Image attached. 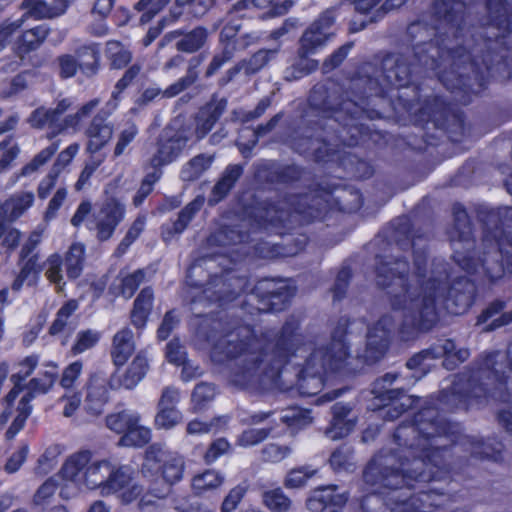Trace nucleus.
<instances>
[{
  "instance_id": "obj_8",
  "label": "nucleus",
  "mask_w": 512,
  "mask_h": 512,
  "mask_svg": "<svg viewBox=\"0 0 512 512\" xmlns=\"http://www.w3.org/2000/svg\"><path fill=\"white\" fill-rule=\"evenodd\" d=\"M185 471V460L179 453L168 450L160 444L150 445L144 456L140 472L145 478H154L161 472L164 481L170 485L181 481Z\"/></svg>"
},
{
  "instance_id": "obj_54",
  "label": "nucleus",
  "mask_w": 512,
  "mask_h": 512,
  "mask_svg": "<svg viewBox=\"0 0 512 512\" xmlns=\"http://www.w3.org/2000/svg\"><path fill=\"white\" fill-rule=\"evenodd\" d=\"M59 149V142H53L37 153L21 170L22 176H28L44 166Z\"/></svg>"
},
{
  "instance_id": "obj_27",
  "label": "nucleus",
  "mask_w": 512,
  "mask_h": 512,
  "mask_svg": "<svg viewBox=\"0 0 512 512\" xmlns=\"http://www.w3.org/2000/svg\"><path fill=\"white\" fill-rule=\"evenodd\" d=\"M227 107L226 99H213L203 107L196 118L195 133L198 139L205 137Z\"/></svg>"
},
{
  "instance_id": "obj_47",
  "label": "nucleus",
  "mask_w": 512,
  "mask_h": 512,
  "mask_svg": "<svg viewBox=\"0 0 512 512\" xmlns=\"http://www.w3.org/2000/svg\"><path fill=\"white\" fill-rule=\"evenodd\" d=\"M278 51V48L261 49L254 53L248 60H243L242 66H244V73L246 75L256 74L276 57Z\"/></svg>"
},
{
  "instance_id": "obj_1",
  "label": "nucleus",
  "mask_w": 512,
  "mask_h": 512,
  "mask_svg": "<svg viewBox=\"0 0 512 512\" xmlns=\"http://www.w3.org/2000/svg\"><path fill=\"white\" fill-rule=\"evenodd\" d=\"M298 322L287 321L279 334L268 331L257 337L249 326H240L221 337L214 345L212 358L221 362L223 356L232 362L228 380L239 388L265 390L282 388V369L298 354L309 351L298 380L297 390L302 396H315L324 386L323 376L329 372H350L351 355L344 337L347 320L339 324L327 343L303 344L296 333Z\"/></svg>"
},
{
  "instance_id": "obj_45",
  "label": "nucleus",
  "mask_w": 512,
  "mask_h": 512,
  "mask_svg": "<svg viewBox=\"0 0 512 512\" xmlns=\"http://www.w3.org/2000/svg\"><path fill=\"white\" fill-rule=\"evenodd\" d=\"M214 157L206 154H199L187 162L181 170V178L184 181H194L198 179L206 170L210 168Z\"/></svg>"
},
{
  "instance_id": "obj_57",
  "label": "nucleus",
  "mask_w": 512,
  "mask_h": 512,
  "mask_svg": "<svg viewBox=\"0 0 512 512\" xmlns=\"http://www.w3.org/2000/svg\"><path fill=\"white\" fill-rule=\"evenodd\" d=\"M82 124V120L80 119L77 113L66 115L65 117H60L57 121L55 130L52 132H48V138L52 139L58 135L67 134L70 131L72 133H77L80 130Z\"/></svg>"
},
{
  "instance_id": "obj_55",
  "label": "nucleus",
  "mask_w": 512,
  "mask_h": 512,
  "mask_svg": "<svg viewBox=\"0 0 512 512\" xmlns=\"http://www.w3.org/2000/svg\"><path fill=\"white\" fill-rule=\"evenodd\" d=\"M317 470L311 466H301L291 469L284 480L286 488H301L306 485L307 481L316 474Z\"/></svg>"
},
{
  "instance_id": "obj_34",
  "label": "nucleus",
  "mask_w": 512,
  "mask_h": 512,
  "mask_svg": "<svg viewBox=\"0 0 512 512\" xmlns=\"http://www.w3.org/2000/svg\"><path fill=\"white\" fill-rule=\"evenodd\" d=\"M153 298V291L150 288L142 289L136 297L131 311V322L136 328L145 326L152 309Z\"/></svg>"
},
{
  "instance_id": "obj_41",
  "label": "nucleus",
  "mask_w": 512,
  "mask_h": 512,
  "mask_svg": "<svg viewBox=\"0 0 512 512\" xmlns=\"http://www.w3.org/2000/svg\"><path fill=\"white\" fill-rule=\"evenodd\" d=\"M200 63V58H192L189 62L186 75L178 79L173 84L169 85L165 90H163V97L173 98L180 94L182 91L192 86L198 79L197 68L200 65Z\"/></svg>"
},
{
  "instance_id": "obj_16",
  "label": "nucleus",
  "mask_w": 512,
  "mask_h": 512,
  "mask_svg": "<svg viewBox=\"0 0 512 512\" xmlns=\"http://www.w3.org/2000/svg\"><path fill=\"white\" fill-rule=\"evenodd\" d=\"M333 23L334 11L326 10L302 35L298 53L300 55H310L315 53V51L322 47L332 35L330 28Z\"/></svg>"
},
{
  "instance_id": "obj_64",
  "label": "nucleus",
  "mask_w": 512,
  "mask_h": 512,
  "mask_svg": "<svg viewBox=\"0 0 512 512\" xmlns=\"http://www.w3.org/2000/svg\"><path fill=\"white\" fill-rule=\"evenodd\" d=\"M247 491L248 485L246 483H240L233 487L225 496L221 504V512L234 511L246 495Z\"/></svg>"
},
{
  "instance_id": "obj_18",
  "label": "nucleus",
  "mask_w": 512,
  "mask_h": 512,
  "mask_svg": "<svg viewBox=\"0 0 512 512\" xmlns=\"http://www.w3.org/2000/svg\"><path fill=\"white\" fill-rule=\"evenodd\" d=\"M348 496L337 491L336 486L314 489L306 500V508L311 512H341Z\"/></svg>"
},
{
  "instance_id": "obj_23",
  "label": "nucleus",
  "mask_w": 512,
  "mask_h": 512,
  "mask_svg": "<svg viewBox=\"0 0 512 512\" xmlns=\"http://www.w3.org/2000/svg\"><path fill=\"white\" fill-rule=\"evenodd\" d=\"M357 417L352 413V408L343 403L332 406V419L325 434L331 440H338L349 435L355 428Z\"/></svg>"
},
{
  "instance_id": "obj_5",
  "label": "nucleus",
  "mask_w": 512,
  "mask_h": 512,
  "mask_svg": "<svg viewBox=\"0 0 512 512\" xmlns=\"http://www.w3.org/2000/svg\"><path fill=\"white\" fill-rule=\"evenodd\" d=\"M63 479L102 497L116 496L129 505L140 496L142 485L134 482V471L128 465L114 464L108 459H93L88 450L70 455L61 468Z\"/></svg>"
},
{
  "instance_id": "obj_2",
  "label": "nucleus",
  "mask_w": 512,
  "mask_h": 512,
  "mask_svg": "<svg viewBox=\"0 0 512 512\" xmlns=\"http://www.w3.org/2000/svg\"><path fill=\"white\" fill-rule=\"evenodd\" d=\"M455 426L439 418L435 408L427 407L415 415L411 424L400 425L393 442L397 446L390 453L381 452L366 467L364 481L375 487L372 492L384 494L382 488L391 490V512H430L429 507L442 504V494L420 492L400 500L398 490L410 486L411 480L428 482L441 479L443 450L454 442Z\"/></svg>"
},
{
  "instance_id": "obj_35",
  "label": "nucleus",
  "mask_w": 512,
  "mask_h": 512,
  "mask_svg": "<svg viewBox=\"0 0 512 512\" xmlns=\"http://www.w3.org/2000/svg\"><path fill=\"white\" fill-rule=\"evenodd\" d=\"M79 70L86 77L95 76L100 68V53L96 45L80 47L75 52Z\"/></svg>"
},
{
  "instance_id": "obj_14",
  "label": "nucleus",
  "mask_w": 512,
  "mask_h": 512,
  "mask_svg": "<svg viewBox=\"0 0 512 512\" xmlns=\"http://www.w3.org/2000/svg\"><path fill=\"white\" fill-rule=\"evenodd\" d=\"M254 293L259 297L260 312H277L285 308L295 294V289L285 281L264 279L257 283Z\"/></svg>"
},
{
  "instance_id": "obj_19",
  "label": "nucleus",
  "mask_w": 512,
  "mask_h": 512,
  "mask_svg": "<svg viewBox=\"0 0 512 512\" xmlns=\"http://www.w3.org/2000/svg\"><path fill=\"white\" fill-rule=\"evenodd\" d=\"M49 31V27L45 24L38 25L34 28L24 31L14 45V52L19 58V61L4 65L1 69L4 72L15 71L20 66V63L24 59L25 55L38 49L41 46V44L47 38Z\"/></svg>"
},
{
  "instance_id": "obj_10",
  "label": "nucleus",
  "mask_w": 512,
  "mask_h": 512,
  "mask_svg": "<svg viewBox=\"0 0 512 512\" xmlns=\"http://www.w3.org/2000/svg\"><path fill=\"white\" fill-rule=\"evenodd\" d=\"M106 426L109 430L121 435L119 446L141 447L151 439L149 428L140 424V416L132 410L107 415Z\"/></svg>"
},
{
  "instance_id": "obj_13",
  "label": "nucleus",
  "mask_w": 512,
  "mask_h": 512,
  "mask_svg": "<svg viewBox=\"0 0 512 512\" xmlns=\"http://www.w3.org/2000/svg\"><path fill=\"white\" fill-rule=\"evenodd\" d=\"M187 137L178 132L163 131L159 136L155 152L144 162V170L161 171V167L175 161L187 144Z\"/></svg>"
},
{
  "instance_id": "obj_49",
  "label": "nucleus",
  "mask_w": 512,
  "mask_h": 512,
  "mask_svg": "<svg viewBox=\"0 0 512 512\" xmlns=\"http://www.w3.org/2000/svg\"><path fill=\"white\" fill-rule=\"evenodd\" d=\"M207 30L203 27H197L185 34L182 39H180L176 47L179 51L193 53L199 50L207 40Z\"/></svg>"
},
{
  "instance_id": "obj_6",
  "label": "nucleus",
  "mask_w": 512,
  "mask_h": 512,
  "mask_svg": "<svg viewBox=\"0 0 512 512\" xmlns=\"http://www.w3.org/2000/svg\"><path fill=\"white\" fill-rule=\"evenodd\" d=\"M512 213L511 209H506ZM454 226L450 231V240L454 249L453 258L458 266L468 273L482 271L491 280L500 278L505 269L510 270L512 253L506 249V242L512 248V231H501L493 235L486 234L483 239L484 258L476 263L461 251V246L467 250L472 246V229L468 214L464 207L456 203L453 205Z\"/></svg>"
},
{
  "instance_id": "obj_38",
  "label": "nucleus",
  "mask_w": 512,
  "mask_h": 512,
  "mask_svg": "<svg viewBox=\"0 0 512 512\" xmlns=\"http://www.w3.org/2000/svg\"><path fill=\"white\" fill-rule=\"evenodd\" d=\"M225 476L214 469H207L192 478V489L196 494L213 491L223 485Z\"/></svg>"
},
{
  "instance_id": "obj_46",
  "label": "nucleus",
  "mask_w": 512,
  "mask_h": 512,
  "mask_svg": "<svg viewBox=\"0 0 512 512\" xmlns=\"http://www.w3.org/2000/svg\"><path fill=\"white\" fill-rule=\"evenodd\" d=\"M139 128L135 122L129 120L121 126L116 136L113 157L118 158L126 152L128 146L136 139Z\"/></svg>"
},
{
  "instance_id": "obj_42",
  "label": "nucleus",
  "mask_w": 512,
  "mask_h": 512,
  "mask_svg": "<svg viewBox=\"0 0 512 512\" xmlns=\"http://www.w3.org/2000/svg\"><path fill=\"white\" fill-rule=\"evenodd\" d=\"M486 4L490 16L489 25L499 30L496 38L504 36L510 25L506 5L503 0H487Z\"/></svg>"
},
{
  "instance_id": "obj_50",
  "label": "nucleus",
  "mask_w": 512,
  "mask_h": 512,
  "mask_svg": "<svg viewBox=\"0 0 512 512\" xmlns=\"http://www.w3.org/2000/svg\"><path fill=\"white\" fill-rule=\"evenodd\" d=\"M298 57V60L285 70V80L295 81L316 70L318 63L315 60L309 59L308 55H300L299 53Z\"/></svg>"
},
{
  "instance_id": "obj_9",
  "label": "nucleus",
  "mask_w": 512,
  "mask_h": 512,
  "mask_svg": "<svg viewBox=\"0 0 512 512\" xmlns=\"http://www.w3.org/2000/svg\"><path fill=\"white\" fill-rule=\"evenodd\" d=\"M306 200V196L293 195L277 203L261 204L256 208V221L259 226L282 234V229L289 228V223L305 212Z\"/></svg>"
},
{
  "instance_id": "obj_61",
  "label": "nucleus",
  "mask_w": 512,
  "mask_h": 512,
  "mask_svg": "<svg viewBox=\"0 0 512 512\" xmlns=\"http://www.w3.org/2000/svg\"><path fill=\"white\" fill-rule=\"evenodd\" d=\"M144 279L145 272L142 269L122 276L120 294L126 299L131 298Z\"/></svg>"
},
{
  "instance_id": "obj_58",
  "label": "nucleus",
  "mask_w": 512,
  "mask_h": 512,
  "mask_svg": "<svg viewBox=\"0 0 512 512\" xmlns=\"http://www.w3.org/2000/svg\"><path fill=\"white\" fill-rule=\"evenodd\" d=\"M166 357L170 363L183 366L182 378L187 380L188 377H186V372L188 370V365L186 364V351L178 339H173L167 344Z\"/></svg>"
},
{
  "instance_id": "obj_56",
  "label": "nucleus",
  "mask_w": 512,
  "mask_h": 512,
  "mask_svg": "<svg viewBox=\"0 0 512 512\" xmlns=\"http://www.w3.org/2000/svg\"><path fill=\"white\" fill-rule=\"evenodd\" d=\"M78 302L76 300H69L57 312L56 318L52 322L49 333L57 335L61 333L68 323L70 316L77 310Z\"/></svg>"
},
{
  "instance_id": "obj_7",
  "label": "nucleus",
  "mask_w": 512,
  "mask_h": 512,
  "mask_svg": "<svg viewBox=\"0 0 512 512\" xmlns=\"http://www.w3.org/2000/svg\"><path fill=\"white\" fill-rule=\"evenodd\" d=\"M512 375V344L507 353L500 351L486 355L472 374L457 375L447 401L455 408L467 409L478 405L489 395L500 401H508L506 385Z\"/></svg>"
},
{
  "instance_id": "obj_29",
  "label": "nucleus",
  "mask_w": 512,
  "mask_h": 512,
  "mask_svg": "<svg viewBox=\"0 0 512 512\" xmlns=\"http://www.w3.org/2000/svg\"><path fill=\"white\" fill-rule=\"evenodd\" d=\"M135 350L133 331L124 327L112 338L110 356L115 366H123Z\"/></svg>"
},
{
  "instance_id": "obj_32",
  "label": "nucleus",
  "mask_w": 512,
  "mask_h": 512,
  "mask_svg": "<svg viewBox=\"0 0 512 512\" xmlns=\"http://www.w3.org/2000/svg\"><path fill=\"white\" fill-rule=\"evenodd\" d=\"M148 369L149 360L147 356L144 352H139L119 379L118 386L128 390L135 388L144 379Z\"/></svg>"
},
{
  "instance_id": "obj_30",
  "label": "nucleus",
  "mask_w": 512,
  "mask_h": 512,
  "mask_svg": "<svg viewBox=\"0 0 512 512\" xmlns=\"http://www.w3.org/2000/svg\"><path fill=\"white\" fill-rule=\"evenodd\" d=\"M73 0H25L22 6L36 19L54 18L65 13Z\"/></svg>"
},
{
  "instance_id": "obj_24",
  "label": "nucleus",
  "mask_w": 512,
  "mask_h": 512,
  "mask_svg": "<svg viewBox=\"0 0 512 512\" xmlns=\"http://www.w3.org/2000/svg\"><path fill=\"white\" fill-rule=\"evenodd\" d=\"M456 350L455 343L447 339L441 344H435L428 349H424L421 352L415 354L411 357L407 363V368L420 369L423 373L429 368V364L426 363L428 360H434L443 356H446L444 361V365L449 367V363L451 362L452 356Z\"/></svg>"
},
{
  "instance_id": "obj_44",
  "label": "nucleus",
  "mask_w": 512,
  "mask_h": 512,
  "mask_svg": "<svg viewBox=\"0 0 512 512\" xmlns=\"http://www.w3.org/2000/svg\"><path fill=\"white\" fill-rule=\"evenodd\" d=\"M262 504L271 512H288L291 508V499L280 487L265 490L261 494Z\"/></svg>"
},
{
  "instance_id": "obj_52",
  "label": "nucleus",
  "mask_w": 512,
  "mask_h": 512,
  "mask_svg": "<svg viewBox=\"0 0 512 512\" xmlns=\"http://www.w3.org/2000/svg\"><path fill=\"white\" fill-rule=\"evenodd\" d=\"M215 387L208 383L198 384L192 393V410L201 412L208 406L215 397Z\"/></svg>"
},
{
  "instance_id": "obj_12",
  "label": "nucleus",
  "mask_w": 512,
  "mask_h": 512,
  "mask_svg": "<svg viewBox=\"0 0 512 512\" xmlns=\"http://www.w3.org/2000/svg\"><path fill=\"white\" fill-rule=\"evenodd\" d=\"M51 370L45 371L39 377H35L27 384L28 392L20 399L17 406V415L11 423L10 427L6 431L7 438L11 439L21 431L26 423V420L32 412V406L30 405L31 400L40 394L47 393L57 377L56 365L51 364Z\"/></svg>"
},
{
  "instance_id": "obj_60",
  "label": "nucleus",
  "mask_w": 512,
  "mask_h": 512,
  "mask_svg": "<svg viewBox=\"0 0 512 512\" xmlns=\"http://www.w3.org/2000/svg\"><path fill=\"white\" fill-rule=\"evenodd\" d=\"M21 233L8 225H0V253H11L19 244Z\"/></svg>"
},
{
  "instance_id": "obj_48",
  "label": "nucleus",
  "mask_w": 512,
  "mask_h": 512,
  "mask_svg": "<svg viewBox=\"0 0 512 512\" xmlns=\"http://www.w3.org/2000/svg\"><path fill=\"white\" fill-rule=\"evenodd\" d=\"M62 266L63 258L58 253L49 255L43 263L45 277L51 283L55 284L58 289H62V287L65 285Z\"/></svg>"
},
{
  "instance_id": "obj_26",
  "label": "nucleus",
  "mask_w": 512,
  "mask_h": 512,
  "mask_svg": "<svg viewBox=\"0 0 512 512\" xmlns=\"http://www.w3.org/2000/svg\"><path fill=\"white\" fill-rule=\"evenodd\" d=\"M170 489L163 492L157 488H150L146 493L141 492L137 503L140 512H171L176 497L170 496Z\"/></svg>"
},
{
  "instance_id": "obj_37",
  "label": "nucleus",
  "mask_w": 512,
  "mask_h": 512,
  "mask_svg": "<svg viewBox=\"0 0 512 512\" xmlns=\"http://www.w3.org/2000/svg\"><path fill=\"white\" fill-rule=\"evenodd\" d=\"M38 260L39 258L37 255H32L31 257H27L26 260H22L23 264L21 265L20 272L11 286L13 291H20L24 283L32 286L37 282L41 271Z\"/></svg>"
},
{
  "instance_id": "obj_15",
  "label": "nucleus",
  "mask_w": 512,
  "mask_h": 512,
  "mask_svg": "<svg viewBox=\"0 0 512 512\" xmlns=\"http://www.w3.org/2000/svg\"><path fill=\"white\" fill-rule=\"evenodd\" d=\"M125 205L116 198L107 199L93 219L88 222V228L96 231L99 241H106L112 237L117 226L125 217Z\"/></svg>"
},
{
  "instance_id": "obj_4",
  "label": "nucleus",
  "mask_w": 512,
  "mask_h": 512,
  "mask_svg": "<svg viewBox=\"0 0 512 512\" xmlns=\"http://www.w3.org/2000/svg\"><path fill=\"white\" fill-rule=\"evenodd\" d=\"M465 4L462 0H436L434 2L435 14L445 21L444 33L435 40L416 44L414 46V58L417 64L410 63L408 56L403 54H389L382 61V74L380 78L369 80L370 95H383L388 87H405L411 81L413 72L418 66L426 70L436 71L442 62L451 61L452 66H458V62L465 56V51L460 44L463 31L466 27L464 19Z\"/></svg>"
},
{
  "instance_id": "obj_25",
  "label": "nucleus",
  "mask_w": 512,
  "mask_h": 512,
  "mask_svg": "<svg viewBox=\"0 0 512 512\" xmlns=\"http://www.w3.org/2000/svg\"><path fill=\"white\" fill-rule=\"evenodd\" d=\"M260 39V35L256 32L242 35L235 39L233 42H227L222 47V51L216 54L210 62L206 76L213 75L218 69H220L226 62L234 57V54L239 50H245L250 45L255 44Z\"/></svg>"
},
{
  "instance_id": "obj_63",
  "label": "nucleus",
  "mask_w": 512,
  "mask_h": 512,
  "mask_svg": "<svg viewBox=\"0 0 512 512\" xmlns=\"http://www.w3.org/2000/svg\"><path fill=\"white\" fill-rule=\"evenodd\" d=\"M330 465L335 470L348 469L353 465V449L349 445H341L330 456Z\"/></svg>"
},
{
  "instance_id": "obj_17",
  "label": "nucleus",
  "mask_w": 512,
  "mask_h": 512,
  "mask_svg": "<svg viewBox=\"0 0 512 512\" xmlns=\"http://www.w3.org/2000/svg\"><path fill=\"white\" fill-rule=\"evenodd\" d=\"M87 143L85 151L91 156L106 155L101 153V150L109 144L114 134L113 124L102 116L101 114L95 115L84 132Z\"/></svg>"
},
{
  "instance_id": "obj_11",
  "label": "nucleus",
  "mask_w": 512,
  "mask_h": 512,
  "mask_svg": "<svg viewBox=\"0 0 512 512\" xmlns=\"http://www.w3.org/2000/svg\"><path fill=\"white\" fill-rule=\"evenodd\" d=\"M399 378L398 373L389 372L377 379L374 383L372 393L381 401H389L380 410V415L392 421L398 418L406 409L413 406L414 400L411 396L404 394V387L391 389L390 386Z\"/></svg>"
},
{
  "instance_id": "obj_39",
  "label": "nucleus",
  "mask_w": 512,
  "mask_h": 512,
  "mask_svg": "<svg viewBox=\"0 0 512 512\" xmlns=\"http://www.w3.org/2000/svg\"><path fill=\"white\" fill-rule=\"evenodd\" d=\"M34 203L33 192H19L12 195L3 203L5 216L9 220H16Z\"/></svg>"
},
{
  "instance_id": "obj_62",
  "label": "nucleus",
  "mask_w": 512,
  "mask_h": 512,
  "mask_svg": "<svg viewBox=\"0 0 512 512\" xmlns=\"http://www.w3.org/2000/svg\"><path fill=\"white\" fill-rule=\"evenodd\" d=\"M311 416L307 410L300 408H290L285 411L281 421L291 428H302L311 423Z\"/></svg>"
},
{
  "instance_id": "obj_21",
  "label": "nucleus",
  "mask_w": 512,
  "mask_h": 512,
  "mask_svg": "<svg viewBox=\"0 0 512 512\" xmlns=\"http://www.w3.org/2000/svg\"><path fill=\"white\" fill-rule=\"evenodd\" d=\"M474 296V283L466 277H460L448 290L446 309L452 314H463L471 307Z\"/></svg>"
},
{
  "instance_id": "obj_36",
  "label": "nucleus",
  "mask_w": 512,
  "mask_h": 512,
  "mask_svg": "<svg viewBox=\"0 0 512 512\" xmlns=\"http://www.w3.org/2000/svg\"><path fill=\"white\" fill-rule=\"evenodd\" d=\"M85 246L82 243H73L63 259L66 275L69 279H77L84 268Z\"/></svg>"
},
{
  "instance_id": "obj_51",
  "label": "nucleus",
  "mask_w": 512,
  "mask_h": 512,
  "mask_svg": "<svg viewBox=\"0 0 512 512\" xmlns=\"http://www.w3.org/2000/svg\"><path fill=\"white\" fill-rule=\"evenodd\" d=\"M102 337V333L95 329H85L77 333L75 342L71 347L73 355H79L95 347Z\"/></svg>"
},
{
  "instance_id": "obj_53",
  "label": "nucleus",
  "mask_w": 512,
  "mask_h": 512,
  "mask_svg": "<svg viewBox=\"0 0 512 512\" xmlns=\"http://www.w3.org/2000/svg\"><path fill=\"white\" fill-rule=\"evenodd\" d=\"M61 453L62 447L58 444H53L47 447L37 461L35 473L45 475L52 471L57 465L58 458Z\"/></svg>"
},
{
  "instance_id": "obj_31",
  "label": "nucleus",
  "mask_w": 512,
  "mask_h": 512,
  "mask_svg": "<svg viewBox=\"0 0 512 512\" xmlns=\"http://www.w3.org/2000/svg\"><path fill=\"white\" fill-rule=\"evenodd\" d=\"M203 203L204 200L202 198L194 199L179 212L177 220L163 225V240L168 242L171 241L174 236L180 235L187 228L195 214L201 209Z\"/></svg>"
},
{
  "instance_id": "obj_59",
  "label": "nucleus",
  "mask_w": 512,
  "mask_h": 512,
  "mask_svg": "<svg viewBox=\"0 0 512 512\" xmlns=\"http://www.w3.org/2000/svg\"><path fill=\"white\" fill-rule=\"evenodd\" d=\"M146 175L141 182V185L133 197V204L138 207L140 206L146 197L152 192L153 185L160 179L162 172L145 170Z\"/></svg>"
},
{
  "instance_id": "obj_20",
  "label": "nucleus",
  "mask_w": 512,
  "mask_h": 512,
  "mask_svg": "<svg viewBox=\"0 0 512 512\" xmlns=\"http://www.w3.org/2000/svg\"><path fill=\"white\" fill-rule=\"evenodd\" d=\"M108 387L115 386L104 375L96 373L90 377L85 398V410L89 414L93 416L102 414L109 401Z\"/></svg>"
},
{
  "instance_id": "obj_33",
  "label": "nucleus",
  "mask_w": 512,
  "mask_h": 512,
  "mask_svg": "<svg viewBox=\"0 0 512 512\" xmlns=\"http://www.w3.org/2000/svg\"><path fill=\"white\" fill-rule=\"evenodd\" d=\"M243 173L242 166L238 164L228 165L220 179L217 181L212 190V197L210 202L218 203L221 201L234 187L237 180Z\"/></svg>"
},
{
  "instance_id": "obj_28",
  "label": "nucleus",
  "mask_w": 512,
  "mask_h": 512,
  "mask_svg": "<svg viewBox=\"0 0 512 512\" xmlns=\"http://www.w3.org/2000/svg\"><path fill=\"white\" fill-rule=\"evenodd\" d=\"M308 100L312 109L319 110L323 113L334 112L335 114H338L340 111H346L353 118L358 115V105L352 101H344L338 108H334L330 104L327 89L324 85L314 86L310 92Z\"/></svg>"
},
{
  "instance_id": "obj_22",
  "label": "nucleus",
  "mask_w": 512,
  "mask_h": 512,
  "mask_svg": "<svg viewBox=\"0 0 512 512\" xmlns=\"http://www.w3.org/2000/svg\"><path fill=\"white\" fill-rule=\"evenodd\" d=\"M74 101L72 98H63L57 101L56 106L53 108H46L44 106L38 107L31 112L27 122L32 128L44 129L48 128L49 132L55 130L57 121L73 106Z\"/></svg>"
},
{
  "instance_id": "obj_3",
  "label": "nucleus",
  "mask_w": 512,
  "mask_h": 512,
  "mask_svg": "<svg viewBox=\"0 0 512 512\" xmlns=\"http://www.w3.org/2000/svg\"><path fill=\"white\" fill-rule=\"evenodd\" d=\"M446 269L428 271L424 251L414 252L413 271L398 257L381 258L376 266L377 285L390 289L392 313L384 314L367 333L363 358L378 361L388 349L391 334L399 323L402 338L407 340L417 332L429 331L439 320L438 305L446 291Z\"/></svg>"
},
{
  "instance_id": "obj_40",
  "label": "nucleus",
  "mask_w": 512,
  "mask_h": 512,
  "mask_svg": "<svg viewBox=\"0 0 512 512\" xmlns=\"http://www.w3.org/2000/svg\"><path fill=\"white\" fill-rule=\"evenodd\" d=\"M200 63V58H192L189 62L186 75L178 79L173 84L169 85L165 90H163V97L173 98L180 94L182 91L192 86L198 79L197 68L200 65Z\"/></svg>"
},
{
  "instance_id": "obj_43",
  "label": "nucleus",
  "mask_w": 512,
  "mask_h": 512,
  "mask_svg": "<svg viewBox=\"0 0 512 512\" xmlns=\"http://www.w3.org/2000/svg\"><path fill=\"white\" fill-rule=\"evenodd\" d=\"M106 57L113 69H122L132 60V52L119 41H108L106 44Z\"/></svg>"
}]
</instances>
